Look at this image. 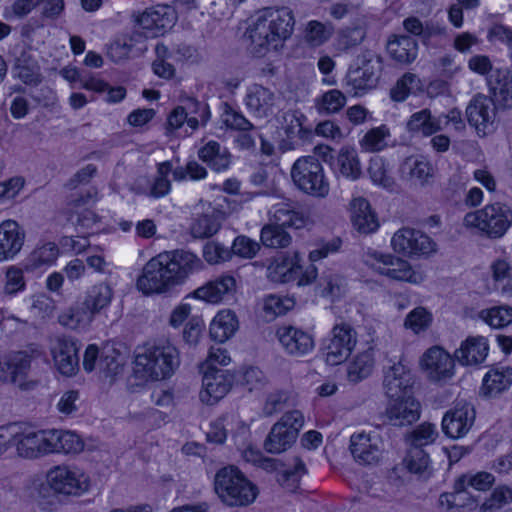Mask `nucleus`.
I'll return each instance as SVG.
<instances>
[{
    "instance_id": "f257e3e1",
    "label": "nucleus",
    "mask_w": 512,
    "mask_h": 512,
    "mask_svg": "<svg viewBox=\"0 0 512 512\" xmlns=\"http://www.w3.org/2000/svg\"><path fill=\"white\" fill-rule=\"evenodd\" d=\"M202 266V261L194 252L184 249L166 251L146 263L136 281V287L147 296L164 293L183 284Z\"/></svg>"
},
{
    "instance_id": "f03ea898",
    "label": "nucleus",
    "mask_w": 512,
    "mask_h": 512,
    "mask_svg": "<svg viewBox=\"0 0 512 512\" xmlns=\"http://www.w3.org/2000/svg\"><path fill=\"white\" fill-rule=\"evenodd\" d=\"M383 387L388 398L386 416L395 426H409L421 415V404L414 396V378L401 362L390 366L384 374Z\"/></svg>"
},
{
    "instance_id": "7ed1b4c3",
    "label": "nucleus",
    "mask_w": 512,
    "mask_h": 512,
    "mask_svg": "<svg viewBox=\"0 0 512 512\" xmlns=\"http://www.w3.org/2000/svg\"><path fill=\"white\" fill-rule=\"evenodd\" d=\"M295 17L288 7L267 8L249 26L246 35L254 57H264L271 50H278L294 31Z\"/></svg>"
},
{
    "instance_id": "20e7f679",
    "label": "nucleus",
    "mask_w": 512,
    "mask_h": 512,
    "mask_svg": "<svg viewBox=\"0 0 512 512\" xmlns=\"http://www.w3.org/2000/svg\"><path fill=\"white\" fill-rule=\"evenodd\" d=\"M180 364L179 351L170 342L147 344L135 357L133 372L144 382L169 379Z\"/></svg>"
},
{
    "instance_id": "39448f33",
    "label": "nucleus",
    "mask_w": 512,
    "mask_h": 512,
    "mask_svg": "<svg viewBox=\"0 0 512 512\" xmlns=\"http://www.w3.org/2000/svg\"><path fill=\"white\" fill-rule=\"evenodd\" d=\"M214 490L220 500L230 507H244L253 503L259 490L235 465L220 468L214 479Z\"/></svg>"
},
{
    "instance_id": "423d86ee",
    "label": "nucleus",
    "mask_w": 512,
    "mask_h": 512,
    "mask_svg": "<svg viewBox=\"0 0 512 512\" xmlns=\"http://www.w3.org/2000/svg\"><path fill=\"white\" fill-rule=\"evenodd\" d=\"M198 9L197 0H174L173 5L160 4L146 8L135 19L146 38L164 36L175 25L178 14Z\"/></svg>"
},
{
    "instance_id": "0eeeda50",
    "label": "nucleus",
    "mask_w": 512,
    "mask_h": 512,
    "mask_svg": "<svg viewBox=\"0 0 512 512\" xmlns=\"http://www.w3.org/2000/svg\"><path fill=\"white\" fill-rule=\"evenodd\" d=\"M463 224L487 238L498 239L503 237L512 225V209L501 202L487 204L482 209L466 213Z\"/></svg>"
},
{
    "instance_id": "6e6552de",
    "label": "nucleus",
    "mask_w": 512,
    "mask_h": 512,
    "mask_svg": "<svg viewBox=\"0 0 512 512\" xmlns=\"http://www.w3.org/2000/svg\"><path fill=\"white\" fill-rule=\"evenodd\" d=\"M267 273L272 282L296 284L301 287L315 281L318 276V269L312 264L304 269L299 253L294 252L293 255L282 253L274 257L267 268Z\"/></svg>"
},
{
    "instance_id": "1a4fd4ad",
    "label": "nucleus",
    "mask_w": 512,
    "mask_h": 512,
    "mask_svg": "<svg viewBox=\"0 0 512 512\" xmlns=\"http://www.w3.org/2000/svg\"><path fill=\"white\" fill-rule=\"evenodd\" d=\"M468 68L475 74L485 76L494 98L503 107L512 106V70L493 68L487 55L477 54L468 61Z\"/></svg>"
},
{
    "instance_id": "9d476101",
    "label": "nucleus",
    "mask_w": 512,
    "mask_h": 512,
    "mask_svg": "<svg viewBox=\"0 0 512 512\" xmlns=\"http://www.w3.org/2000/svg\"><path fill=\"white\" fill-rule=\"evenodd\" d=\"M291 178L296 188L307 195L322 198L329 193L323 165L314 156L298 158L291 168Z\"/></svg>"
},
{
    "instance_id": "9b49d317",
    "label": "nucleus",
    "mask_w": 512,
    "mask_h": 512,
    "mask_svg": "<svg viewBox=\"0 0 512 512\" xmlns=\"http://www.w3.org/2000/svg\"><path fill=\"white\" fill-rule=\"evenodd\" d=\"M303 415L298 410L285 412L271 428L264 448L270 454H279L289 449L296 441L303 426Z\"/></svg>"
},
{
    "instance_id": "f8f14e48",
    "label": "nucleus",
    "mask_w": 512,
    "mask_h": 512,
    "mask_svg": "<svg viewBox=\"0 0 512 512\" xmlns=\"http://www.w3.org/2000/svg\"><path fill=\"white\" fill-rule=\"evenodd\" d=\"M391 245L396 253L412 259L427 257L436 250L432 238L413 228L398 230L392 237Z\"/></svg>"
},
{
    "instance_id": "ddd939ff",
    "label": "nucleus",
    "mask_w": 512,
    "mask_h": 512,
    "mask_svg": "<svg viewBox=\"0 0 512 512\" xmlns=\"http://www.w3.org/2000/svg\"><path fill=\"white\" fill-rule=\"evenodd\" d=\"M201 372L203 376L200 399L208 405H214L224 398L235 384V376L229 370L208 365L207 369Z\"/></svg>"
},
{
    "instance_id": "4468645a",
    "label": "nucleus",
    "mask_w": 512,
    "mask_h": 512,
    "mask_svg": "<svg viewBox=\"0 0 512 512\" xmlns=\"http://www.w3.org/2000/svg\"><path fill=\"white\" fill-rule=\"evenodd\" d=\"M356 344L355 331L346 323L337 324L332 330L326 349V362L336 366L349 358Z\"/></svg>"
},
{
    "instance_id": "2eb2a0df",
    "label": "nucleus",
    "mask_w": 512,
    "mask_h": 512,
    "mask_svg": "<svg viewBox=\"0 0 512 512\" xmlns=\"http://www.w3.org/2000/svg\"><path fill=\"white\" fill-rule=\"evenodd\" d=\"M470 487V478L465 474L456 478L453 484V492H443L440 494L438 502L440 507L448 511L473 512L478 509L479 501L476 496L468 492Z\"/></svg>"
},
{
    "instance_id": "dca6fc26",
    "label": "nucleus",
    "mask_w": 512,
    "mask_h": 512,
    "mask_svg": "<svg viewBox=\"0 0 512 512\" xmlns=\"http://www.w3.org/2000/svg\"><path fill=\"white\" fill-rule=\"evenodd\" d=\"M475 408L470 403L457 404L448 410L441 422L443 433L450 439H460L466 436L474 424Z\"/></svg>"
},
{
    "instance_id": "f3484780",
    "label": "nucleus",
    "mask_w": 512,
    "mask_h": 512,
    "mask_svg": "<svg viewBox=\"0 0 512 512\" xmlns=\"http://www.w3.org/2000/svg\"><path fill=\"white\" fill-rule=\"evenodd\" d=\"M376 263L372 269L379 275L385 276L391 281L415 283V271L411 264L390 253L376 252Z\"/></svg>"
},
{
    "instance_id": "a211bd4d",
    "label": "nucleus",
    "mask_w": 512,
    "mask_h": 512,
    "mask_svg": "<svg viewBox=\"0 0 512 512\" xmlns=\"http://www.w3.org/2000/svg\"><path fill=\"white\" fill-rule=\"evenodd\" d=\"M420 365L428 376L436 381L450 378L454 374L451 355L440 346L427 349L420 358Z\"/></svg>"
},
{
    "instance_id": "6ab92c4d",
    "label": "nucleus",
    "mask_w": 512,
    "mask_h": 512,
    "mask_svg": "<svg viewBox=\"0 0 512 512\" xmlns=\"http://www.w3.org/2000/svg\"><path fill=\"white\" fill-rule=\"evenodd\" d=\"M79 346L76 340L71 337H60L51 353L57 371L63 375L71 377L75 375L79 367Z\"/></svg>"
},
{
    "instance_id": "aec40b11",
    "label": "nucleus",
    "mask_w": 512,
    "mask_h": 512,
    "mask_svg": "<svg viewBox=\"0 0 512 512\" xmlns=\"http://www.w3.org/2000/svg\"><path fill=\"white\" fill-rule=\"evenodd\" d=\"M494 110L492 100L482 94L475 95L466 108L468 124L475 128L479 136H485L493 126Z\"/></svg>"
},
{
    "instance_id": "412c9836",
    "label": "nucleus",
    "mask_w": 512,
    "mask_h": 512,
    "mask_svg": "<svg viewBox=\"0 0 512 512\" xmlns=\"http://www.w3.org/2000/svg\"><path fill=\"white\" fill-rule=\"evenodd\" d=\"M51 447L48 431H20L16 441V450L19 456L24 458H36L40 455L49 454Z\"/></svg>"
},
{
    "instance_id": "4be33fe9",
    "label": "nucleus",
    "mask_w": 512,
    "mask_h": 512,
    "mask_svg": "<svg viewBox=\"0 0 512 512\" xmlns=\"http://www.w3.org/2000/svg\"><path fill=\"white\" fill-rule=\"evenodd\" d=\"M277 336L281 345L291 355L303 356L314 348L312 335L291 325L279 327Z\"/></svg>"
},
{
    "instance_id": "5701e85b",
    "label": "nucleus",
    "mask_w": 512,
    "mask_h": 512,
    "mask_svg": "<svg viewBox=\"0 0 512 512\" xmlns=\"http://www.w3.org/2000/svg\"><path fill=\"white\" fill-rule=\"evenodd\" d=\"M512 385V367L501 364L491 366L485 373L481 393L484 397L495 398Z\"/></svg>"
},
{
    "instance_id": "b1692460",
    "label": "nucleus",
    "mask_w": 512,
    "mask_h": 512,
    "mask_svg": "<svg viewBox=\"0 0 512 512\" xmlns=\"http://www.w3.org/2000/svg\"><path fill=\"white\" fill-rule=\"evenodd\" d=\"M489 352V344L483 336H469L459 349L454 352V357L462 366H474L485 361Z\"/></svg>"
},
{
    "instance_id": "393cba45",
    "label": "nucleus",
    "mask_w": 512,
    "mask_h": 512,
    "mask_svg": "<svg viewBox=\"0 0 512 512\" xmlns=\"http://www.w3.org/2000/svg\"><path fill=\"white\" fill-rule=\"evenodd\" d=\"M24 244V233L15 220L0 224V262L13 259Z\"/></svg>"
},
{
    "instance_id": "a878e982",
    "label": "nucleus",
    "mask_w": 512,
    "mask_h": 512,
    "mask_svg": "<svg viewBox=\"0 0 512 512\" xmlns=\"http://www.w3.org/2000/svg\"><path fill=\"white\" fill-rule=\"evenodd\" d=\"M418 41L410 35H392L386 44V51L392 61L409 65L417 58Z\"/></svg>"
},
{
    "instance_id": "bb28decb",
    "label": "nucleus",
    "mask_w": 512,
    "mask_h": 512,
    "mask_svg": "<svg viewBox=\"0 0 512 512\" xmlns=\"http://www.w3.org/2000/svg\"><path fill=\"white\" fill-rule=\"evenodd\" d=\"M347 84L355 94H363L374 88L378 81L373 61L363 59L361 65L350 66L346 75Z\"/></svg>"
},
{
    "instance_id": "cd10ccee",
    "label": "nucleus",
    "mask_w": 512,
    "mask_h": 512,
    "mask_svg": "<svg viewBox=\"0 0 512 512\" xmlns=\"http://www.w3.org/2000/svg\"><path fill=\"white\" fill-rule=\"evenodd\" d=\"M235 289L236 279L232 275L224 274L197 288L193 292V298L216 304L221 302L225 295L234 292Z\"/></svg>"
},
{
    "instance_id": "c85d7f7f",
    "label": "nucleus",
    "mask_w": 512,
    "mask_h": 512,
    "mask_svg": "<svg viewBox=\"0 0 512 512\" xmlns=\"http://www.w3.org/2000/svg\"><path fill=\"white\" fill-rule=\"evenodd\" d=\"M47 479L51 489L59 494L79 495L85 490L75 472L65 466H56L51 469Z\"/></svg>"
},
{
    "instance_id": "c756f323",
    "label": "nucleus",
    "mask_w": 512,
    "mask_h": 512,
    "mask_svg": "<svg viewBox=\"0 0 512 512\" xmlns=\"http://www.w3.org/2000/svg\"><path fill=\"white\" fill-rule=\"evenodd\" d=\"M199 160L214 172L226 171L231 165V153L216 140L204 143L197 152Z\"/></svg>"
},
{
    "instance_id": "7c9ffc66",
    "label": "nucleus",
    "mask_w": 512,
    "mask_h": 512,
    "mask_svg": "<svg viewBox=\"0 0 512 512\" xmlns=\"http://www.w3.org/2000/svg\"><path fill=\"white\" fill-rule=\"evenodd\" d=\"M352 224L362 234H371L378 230L380 224L376 212L364 197L355 198L352 202Z\"/></svg>"
},
{
    "instance_id": "2f4dec72",
    "label": "nucleus",
    "mask_w": 512,
    "mask_h": 512,
    "mask_svg": "<svg viewBox=\"0 0 512 512\" xmlns=\"http://www.w3.org/2000/svg\"><path fill=\"white\" fill-rule=\"evenodd\" d=\"M239 327L236 313L230 309L219 311L209 326L210 338L217 343H224L234 336Z\"/></svg>"
},
{
    "instance_id": "473e14b6",
    "label": "nucleus",
    "mask_w": 512,
    "mask_h": 512,
    "mask_svg": "<svg viewBox=\"0 0 512 512\" xmlns=\"http://www.w3.org/2000/svg\"><path fill=\"white\" fill-rule=\"evenodd\" d=\"M244 103L253 116L266 117L271 112L273 93L262 85H253L248 89Z\"/></svg>"
},
{
    "instance_id": "72a5a7b5",
    "label": "nucleus",
    "mask_w": 512,
    "mask_h": 512,
    "mask_svg": "<svg viewBox=\"0 0 512 512\" xmlns=\"http://www.w3.org/2000/svg\"><path fill=\"white\" fill-rule=\"evenodd\" d=\"M402 171L407 173L411 181L421 186L430 184L434 178V168L423 155L407 157L402 165Z\"/></svg>"
},
{
    "instance_id": "f704fd0d",
    "label": "nucleus",
    "mask_w": 512,
    "mask_h": 512,
    "mask_svg": "<svg viewBox=\"0 0 512 512\" xmlns=\"http://www.w3.org/2000/svg\"><path fill=\"white\" fill-rule=\"evenodd\" d=\"M51 453L78 454L84 449V441L80 435L67 430H50Z\"/></svg>"
},
{
    "instance_id": "c9c22d12",
    "label": "nucleus",
    "mask_w": 512,
    "mask_h": 512,
    "mask_svg": "<svg viewBox=\"0 0 512 512\" xmlns=\"http://www.w3.org/2000/svg\"><path fill=\"white\" fill-rule=\"evenodd\" d=\"M59 255L60 250L55 242L39 243L28 255L27 267L31 270L47 269L56 263Z\"/></svg>"
},
{
    "instance_id": "e433bc0d",
    "label": "nucleus",
    "mask_w": 512,
    "mask_h": 512,
    "mask_svg": "<svg viewBox=\"0 0 512 512\" xmlns=\"http://www.w3.org/2000/svg\"><path fill=\"white\" fill-rule=\"evenodd\" d=\"M350 452L360 464L369 465L377 462V449L372 445L369 435L354 433L350 438Z\"/></svg>"
},
{
    "instance_id": "4c0bfd02",
    "label": "nucleus",
    "mask_w": 512,
    "mask_h": 512,
    "mask_svg": "<svg viewBox=\"0 0 512 512\" xmlns=\"http://www.w3.org/2000/svg\"><path fill=\"white\" fill-rule=\"evenodd\" d=\"M112 298V287L105 282H98L87 291L84 305L94 315L109 307Z\"/></svg>"
},
{
    "instance_id": "58836bf2",
    "label": "nucleus",
    "mask_w": 512,
    "mask_h": 512,
    "mask_svg": "<svg viewBox=\"0 0 512 512\" xmlns=\"http://www.w3.org/2000/svg\"><path fill=\"white\" fill-rule=\"evenodd\" d=\"M272 219L275 225L283 228L300 229L304 227L306 219L304 215L287 203H277L272 207Z\"/></svg>"
},
{
    "instance_id": "ea45409f",
    "label": "nucleus",
    "mask_w": 512,
    "mask_h": 512,
    "mask_svg": "<svg viewBox=\"0 0 512 512\" xmlns=\"http://www.w3.org/2000/svg\"><path fill=\"white\" fill-rule=\"evenodd\" d=\"M346 96L339 89H330L315 98V107L321 115L340 112L346 104Z\"/></svg>"
},
{
    "instance_id": "a19ab883",
    "label": "nucleus",
    "mask_w": 512,
    "mask_h": 512,
    "mask_svg": "<svg viewBox=\"0 0 512 512\" xmlns=\"http://www.w3.org/2000/svg\"><path fill=\"white\" fill-rule=\"evenodd\" d=\"M232 374L235 376V384L250 392L260 389L266 383L264 372L257 366H242Z\"/></svg>"
},
{
    "instance_id": "79ce46f5",
    "label": "nucleus",
    "mask_w": 512,
    "mask_h": 512,
    "mask_svg": "<svg viewBox=\"0 0 512 512\" xmlns=\"http://www.w3.org/2000/svg\"><path fill=\"white\" fill-rule=\"evenodd\" d=\"M220 120L223 126L230 130H252L254 128L241 110L228 102L221 104Z\"/></svg>"
},
{
    "instance_id": "37998d69",
    "label": "nucleus",
    "mask_w": 512,
    "mask_h": 512,
    "mask_svg": "<svg viewBox=\"0 0 512 512\" xmlns=\"http://www.w3.org/2000/svg\"><path fill=\"white\" fill-rule=\"evenodd\" d=\"M260 241L267 248H286L290 245L292 237L281 225L272 223L262 227Z\"/></svg>"
},
{
    "instance_id": "c03bdc74",
    "label": "nucleus",
    "mask_w": 512,
    "mask_h": 512,
    "mask_svg": "<svg viewBox=\"0 0 512 512\" xmlns=\"http://www.w3.org/2000/svg\"><path fill=\"white\" fill-rule=\"evenodd\" d=\"M333 31L334 27L331 23L310 20L304 29V40L310 47H319L331 38Z\"/></svg>"
},
{
    "instance_id": "a18cd8bd",
    "label": "nucleus",
    "mask_w": 512,
    "mask_h": 512,
    "mask_svg": "<svg viewBox=\"0 0 512 512\" xmlns=\"http://www.w3.org/2000/svg\"><path fill=\"white\" fill-rule=\"evenodd\" d=\"M438 437L436 426L430 422H423L417 425L406 435L409 448L424 449L435 442Z\"/></svg>"
},
{
    "instance_id": "49530a36",
    "label": "nucleus",
    "mask_w": 512,
    "mask_h": 512,
    "mask_svg": "<svg viewBox=\"0 0 512 512\" xmlns=\"http://www.w3.org/2000/svg\"><path fill=\"white\" fill-rule=\"evenodd\" d=\"M433 323V314L423 306L413 308L404 319V327L414 334L425 332Z\"/></svg>"
},
{
    "instance_id": "de8ad7c7",
    "label": "nucleus",
    "mask_w": 512,
    "mask_h": 512,
    "mask_svg": "<svg viewBox=\"0 0 512 512\" xmlns=\"http://www.w3.org/2000/svg\"><path fill=\"white\" fill-rule=\"evenodd\" d=\"M483 321L494 329H503L512 323V307L508 305L492 306L480 313Z\"/></svg>"
},
{
    "instance_id": "09e8293b",
    "label": "nucleus",
    "mask_w": 512,
    "mask_h": 512,
    "mask_svg": "<svg viewBox=\"0 0 512 512\" xmlns=\"http://www.w3.org/2000/svg\"><path fill=\"white\" fill-rule=\"evenodd\" d=\"M337 165L340 174L345 178L356 180L361 176L360 161L354 150L341 149L337 157Z\"/></svg>"
},
{
    "instance_id": "8fccbe9b",
    "label": "nucleus",
    "mask_w": 512,
    "mask_h": 512,
    "mask_svg": "<svg viewBox=\"0 0 512 512\" xmlns=\"http://www.w3.org/2000/svg\"><path fill=\"white\" fill-rule=\"evenodd\" d=\"M30 367L27 358H9L0 362V379L4 382L15 383L19 376L25 375Z\"/></svg>"
},
{
    "instance_id": "3c124183",
    "label": "nucleus",
    "mask_w": 512,
    "mask_h": 512,
    "mask_svg": "<svg viewBox=\"0 0 512 512\" xmlns=\"http://www.w3.org/2000/svg\"><path fill=\"white\" fill-rule=\"evenodd\" d=\"M407 125L411 131L422 132L425 136H431L439 129L429 109H422L413 113Z\"/></svg>"
},
{
    "instance_id": "603ef678",
    "label": "nucleus",
    "mask_w": 512,
    "mask_h": 512,
    "mask_svg": "<svg viewBox=\"0 0 512 512\" xmlns=\"http://www.w3.org/2000/svg\"><path fill=\"white\" fill-rule=\"evenodd\" d=\"M403 462L409 473L422 475L428 469L431 459L425 449L408 448Z\"/></svg>"
},
{
    "instance_id": "864d4df0",
    "label": "nucleus",
    "mask_w": 512,
    "mask_h": 512,
    "mask_svg": "<svg viewBox=\"0 0 512 512\" xmlns=\"http://www.w3.org/2000/svg\"><path fill=\"white\" fill-rule=\"evenodd\" d=\"M418 82L419 78L415 74L405 72L391 87L389 92L391 100L398 103L406 101L411 95L412 89Z\"/></svg>"
},
{
    "instance_id": "5fc2aeb1",
    "label": "nucleus",
    "mask_w": 512,
    "mask_h": 512,
    "mask_svg": "<svg viewBox=\"0 0 512 512\" xmlns=\"http://www.w3.org/2000/svg\"><path fill=\"white\" fill-rule=\"evenodd\" d=\"M492 276L497 287L500 283L506 281V284L501 287L503 295H512V275L511 266L506 259L498 258L491 264Z\"/></svg>"
},
{
    "instance_id": "6e6d98bb",
    "label": "nucleus",
    "mask_w": 512,
    "mask_h": 512,
    "mask_svg": "<svg viewBox=\"0 0 512 512\" xmlns=\"http://www.w3.org/2000/svg\"><path fill=\"white\" fill-rule=\"evenodd\" d=\"M368 174L375 185L389 188L394 184L393 178L389 175L387 163L382 157L376 156L371 158Z\"/></svg>"
},
{
    "instance_id": "4d7b16f0",
    "label": "nucleus",
    "mask_w": 512,
    "mask_h": 512,
    "mask_svg": "<svg viewBox=\"0 0 512 512\" xmlns=\"http://www.w3.org/2000/svg\"><path fill=\"white\" fill-rule=\"evenodd\" d=\"M220 229V224L213 215L201 214L191 224V233L195 238H210Z\"/></svg>"
},
{
    "instance_id": "13d9d810",
    "label": "nucleus",
    "mask_w": 512,
    "mask_h": 512,
    "mask_svg": "<svg viewBox=\"0 0 512 512\" xmlns=\"http://www.w3.org/2000/svg\"><path fill=\"white\" fill-rule=\"evenodd\" d=\"M511 502L512 488L507 485H498L492 490L490 497L478 508H480V512H488L494 509H500Z\"/></svg>"
},
{
    "instance_id": "bf43d9fd",
    "label": "nucleus",
    "mask_w": 512,
    "mask_h": 512,
    "mask_svg": "<svg viewBox=\"0 0 512 512\" xmlns=\"http://www.w3.org/2000/svg\"><path fill=\"white\" fill-rule=\"evenodd\" d=\"M202 256L210 265L221 264L232 259L231 249L216 241H208L205 243Z\"/></svg>"
},
{
    "instance_id": "052dcab7",
    "label": "nucleus",
    "mask_w": 512,
    "mask_h": 512,
    "mask_svg": "<svg viewBox=\"0 0 512 512\" xmlns=\"http://www.w3.org/2000/svg\"><path fill=\"white\" fill-rule=\"evenodd\" d=\"M389 136V130L382 124L366 132L361 140L362 147L369 152H379L386 146L385 139Z\"/></svg>"
},
{
    "instance_id": "680f3d73",
    "label": "nucleus",
    "mask_w": 512,
    "mask_h": 512,
    "mask_svg": "<svg viewBox=\"0 0 512 512\" xmlns=\"http://www.w3.org/2000/svg\"><path fill=\"white\" fill-rule=\"evenodd\" d=\"M230 249L232 257L235 255L243 259H252L259 252L260 245L257 241L242 234L234 238Z\"/></svg>"
},
{
    "instance_id": "e2e57ef3",
    "label": "nucleus",
    "mask_w": 512,
    "mask_h": 512,
    "mask_svg": "<svg viewBox=\"0 0 512 512\" xmlns=\"http://www.w3.org/2000/svg\"><path fill=\"white\" fill-rule=\"evenodd\" d=\"M373 368V360L366 354L357 355L348 366V377L353 382L367 378Z\"/></svg>"
},
{
    "instance_id": "0e129e2a",
    "label": "nucleus",
    "mask_w": 512,
    "mask_h": 512,
    "mask_svg": "<svg viewBox=\"0 0 512 512\" xmlns=\"http://www.w3.org/2000/svg\"><path fill=\"white\" fill-rule=\"evenodd\" d=\"M207 175V169L195 160L188 161L184 167L178 166L173 171L175 181H184L186 179L199 181L205 179Z\"/></svg>"
},
{
    "instance_id": "69168bd1",
    "label": "nucleus",
    "mask_w": 512,
    "mask_h": 512,
    "mask_svg": "<svg viewBox=\"0 0 512 512\" xmlns=\"http://www.w3.org/2000/svg\"><path fill=\"white\" fill-rule=\"evenodd\" d=\"M205 331V324L202 319L197 317L190 318L183 329V341L189 348H195L200 342Z\"/></svg>"
},
{
    "instance_id": "338daca9",
    "label": "nucleus",
    "mask_w": 512,
    "mask_h": 512,
    "mask_svg": "<svg viewBox=\"0 0 512 512\" xmlns=\"http://www.w3.org/2000/svg\"><path fill=\"white\" fill-rule=\"evenodd\" d=\"M308 473L305 462L301 457L294 458L293 467L283 470L281 473V482L284 485L291 486L294 489L298 488L300 481L304 475Z\"/></svg>"
},
{
    "instance_id": "774afa93",
    "label": "nucleus",
    "mask_w": 512,
    "mask_h": 512,
    "mask_svg": "<svg viewBox=\"0 0 512 512\" xmlns=\"http://www.w3.org/2000/svg\"><path fill=\"white\" fill-rule=\"evenodd\" d=\"M6 281L4 292L9 296H16L26 289V281L22 269L11 266L7 269L5 275Z\"/></svg>"
}]
</instances>
